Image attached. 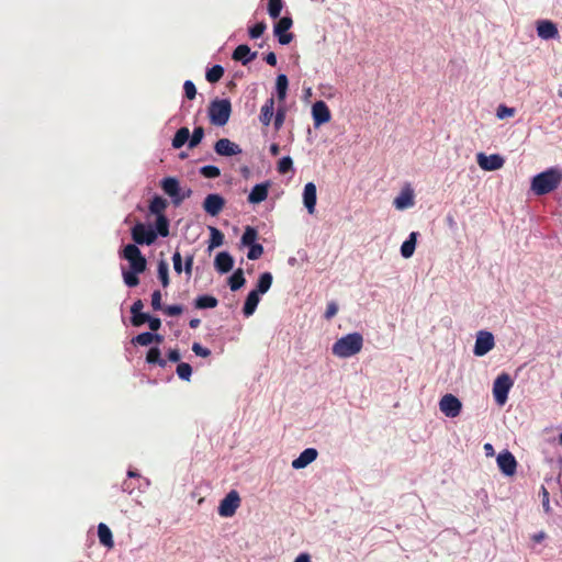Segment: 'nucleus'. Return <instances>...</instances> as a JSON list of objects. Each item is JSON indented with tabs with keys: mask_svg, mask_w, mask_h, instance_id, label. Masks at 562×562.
Segmentation results:
<instances>
[{
	"mask_svg": "<svg viewBox=\"0 0 562 562\" xmlns=\"http://www.w3.org/2000/svg\"><path fill=\"white\" fill-rule=\"evenodd\" d=\"M121 257L130 263V270H123L122 272L124 283L130 288L137 286L139 284L138 274L143 273L147 267L146 258L135 244L126 245L121 252Z\"/></svg>",
	"mask_w": 562,
	"mask_h": 562,
	"instance_id": "f257e3e1",
	"label": "nucleus"
},
{
	"mask_svg": "<svg viewBox=\"0 0 562 562\" xmlns=\"http://www.w3.org/2000/svg\"><path fill=\"white\" fill-rule=\"evenodd\" d=\"M363 346V337L359 333H351L339 338L331 348L333 355L339 358H349L359 353Z\"/></svg>",
	"mask_w": 562,
	"mask_h": 562,
	"instance_id": "f03ea898",
	"label": "nucleus"
},
{
	"mask_svg": "<svg viewBox=\"0 0 562 562\" xmlns=\"http://www.w3.org/2000/svg\"><path fill=\"white\" fill-rule=\"evenodd\" d=\"M562 180V173L557 169L543 171L531 181V190L537 195H544L557 189Z\"/></svg>",
	"mask_w": 562,
	"mask_h": 562,
	"instance_id": "7ed1b4c3",
	"label": "nucleus"
},
{
	"mask_svg": "<svg viewBox=\"0 0 562 562\" xmlns=\"http://www.w3.org/2000/svg\"><path fill=\"white\" fill-rule=\"evenodd\" d=\"M232 104L227 99H216L210 103L209 117L212 124L224 126L231 116Z\"/></svg>",
	"mask_w": 562,
	"mask_h": 562,
	"instance_id": "20e7f679",
	"label": "nucleus"
},
{
	"mask_svg": "<svg viewBox=\"0 0 562 562\" xmlns=\"http://www.w3.org/2000/svg\"><path fill=\"white\" fill-rule=\"evenodd\" d=\"M514 385V381L506 372L501 373L493 383V396L498 406H504L508 400V393Z\"/></svg>",
	"mask_w": 562,
	"mask_h": 562,
	"instance_id": "39448f33",
	"label": "nucleus"
},
{
	"mask_svg": "<svg viewBox=\"0 0 562 562\" xmlns=\"http://www.w3.org/2000/svg\"><path fill=\"white\" fill-rule=\"evenodd\" d=\"M132 239L137 245H151L157 238V233L143 223H137L132 228Z\"/></svg>",
	"mask_w": 562,
	"mask_h": 562,
	"instance_id": "423d86ee",
	"label": "nucleus"
},
{
	"mask_svg": "<svg viewBox=\"0 0 562 562\" xmlns=\"http://www.w3.org/2000/svg\"><path fill=\"white\" fill-rule=\"evenodd\" d=\"M439 409L445 416L454 418L460 415L462 403L457 396L449 393L440 398Z\"/></svg>",
	"mask_w": 562,
	"mask_h": 562,
	"instance_id": "0eeeda50",
	"label": "nucleus"
},
{
	"mask_svg": "<svg viewBox=\"0 0 562 562\" xmlns=\"http://www.w3.org/2000/svg\"><path fill=\"white\" fill-rule=\"evenodd\" d=\"M240 506V497L237 491H231L220 503L218 515L222 517H232Z\"/></svg>",
	"mask_w": 562,
	"mask_h": 562,
	"instance_id": "6e6552de",
	"label": "nucleus"
},
{
	"mask_svg": "<svg viewBox=\"0 0 562 562\" xmlns=\"http://www.w3.org/2000/svg\"><path fill=\"white\" fill-rule=\"evenodd\" d=\"M293 21L290 16L281 18L273 27V33L278 37L281 45H288L293 40V34L288 31L291 29Z\"/></svg>",
	"mask_w": 562,
	"mask_h": 562,
	"instance_id": "1a4fd4ad",
	"label": "nucleus"
},
{
	"mask_svg": "<svg viewBox=\"0 0 562 562\" xmlns=\"http://www.w3.org/2000/svg\"><path fill=\"white\" fill-rule=\"evenodd\" d=\"M495 346L494 336L490 331L481 330L477 333L473 352L482 357L491 351Z\"/></svg>",
	"mask_w": 562,
	"mask_h": 562,
	"instance_id": "9d476101",
	"label": "nucleus"
},
{
	"mask_svg": "<svg viewBox=\"0 0 562 562\" xmlns=\"http://www.w3.org/2000/svg\"><path fill=\"white\" fill-rule=\"evenodd\" d=\"M312 116L314 126L317 128L321 125L328 123L331 119L330 110L325 101H316L312 106Z\"/></svg>",
	"mask_w": 562,
	"mask_h": 562,
	"instance_id": "9b49d317",
	"label": "nucleus"
},
{
	"mask_svg": "<svg viewBox=\"0 0 562 562\" xmlns=\"http://www.w3.org/2000/svg\"><path fill=\"white\" fill-rule=\"evenodd\" d=\"M476 158L479 166L486 171L498 170L505 162L504 158L498 154L486 156L485 154L480 153Z\"/></svg>",
	"mask_w": 562,
	"mask_h": 562,
	"instance_id": "f8f14e48",
	"label": "nucleus"
},
{
	"mask_svg": "<svg viewBox=\"0 0 562 562\" xmlns=\"http://www.w3.org/2000/svg\"><path fill=\"white\" fill-rule=\"evenodd\" d=\"M496 461H497L498 468L505 475L512 476L516 473L517 461L512 452H509V451L501 452L497 456Z\"/></svg>",
	"mask_w": 562,
	"mask_h": 562,
	"instance_id": "ddd939ff",
	"label": "nucleus"
},
{
	"mask_svg": "<svg viewBox=\"0 0 562 562\" xmlns=\"http://www.w3.org/2000/svg\"><path fill=\"white\" fill-rule=\"evenodd\" d=\"M225 200L222 195L217 193L209 194L203 202L204 211L211 216L218 215L224 209Z\"/></svg>",
	"mask_w": 562,
	"mask_h": 562,
	"instance_id": "4468645a",
	"label": "nucleus"
},
{
	"mask_svg": "<svg viewBox=\"0 0 562 562\" xmlns=\"http://www.w3.org/2000/svg\"><path fill=\"white\" fill-rule=\"evenodd\" d=\"M160 186L164 192L173 199V203L176 205L180 204L183 201L184 196L179 195L180 184L176 178L167 177L162 179Z\"/></svg>",
	"mask_w": 562,
	"mask_h": 562,
	"instance_id": "2eb2a0df",
	"label": "nucleus"
},
{
	"mask_svg": "<svg viewBox=\"0 0 562 562\" xmlns=\"http://www.w3.org/2000/svg\"><path fill=\"white\" fill-rule=\"evenodd\" d=\"M214 150L217 155L225 157L235 156L241 153L240 147L228 138H220L214 145Z\"/></svg>",
	"mask_w": 562,
	"mask_h": 562,
	"instance_id": "dca6fc26",
	"label": "nucleus"
},
{
	"mask_svg": "<svg viewBox=\"0 0 562 562\" xmlns=\"http://www.w3.org/2000/svg\"><path fill=\"white\" fill-rule=\"evenodd\" d=\"M318 452L314 448H307L301 452V454L292 461L293 469H303L307 467L310 463L316 460Z\"/></svg>",
	"mask_w": 562,
	"mask_h": 562,
	"instance_id": "f3484780",
	"label": "nucleus"
},
{
	"mask_svg": "<svg viewBox=\"0 0 562 562\" xmlns=\"http://www.w3.org/2000/svg\"><path fill=\"white\" fill-rule=\"evenodd\" d=\"M257 57V52H251L250 47L246 44L238 45L233 52L232 58L247 65Z\"/></svg>",
	"mask_w": 562,
	"mask_h": 562,
	"instance_id": "a211bd4d",
	"label": "nucleus"
},
{
	"mask_svg": "<svg viewBox=\"0 0 562 562\" xmlns=\"http://www.w3.org/2000/svg\"><path fill=\"white\" fill-rule=\"evenodd\" d=\"M316 200V186L313 182L306 183L303 191V202L310 214L315 212Z\"/></svg>",
	"mask_w": 562,
	"mask_h": 562,
	"instance_id": "6ab92c4d",
	"label": "nucleus"
},
{
	"mask_svg": "<svg viewBox=\"0 0 562 562\" xmlns=\"http://www.w3.org/2000/svg\"><path fill=\"white\" fill-rule=\"evenodd\" d=\"M537 33L538 36L543 40H550L558 36V29L557 25L549 21V20H542L537 23Z\"/></svg>",
	"mask_w": 562,
	"mask_h": 562,
	"instance_id": "aec40b11",
	"label": "nucleus"
},
{
	"mask_svg": "<svg viewBox=\"0 0 562 562\" xmlns=\"http://www.w3.org/2000/svg\"><path fill=\"white\" fill-rule=\"evenodd\" d=\"M214 266L220 273H227L233 269L234 259L228 252L222 251L216 255Z\"/></svg>",
	"mask_w": 562,
	"mask_h": 562,
	"instance_id": "412c9836",
	"label": "nucleus"
},
{
	"mask_svg": "<svg viewBox=\"0 0 562 562\" xmlns=\"http://www.w3.org/2000/svg\"><path fill=\"white\" fill-rule=\"evenodd\" d=\"M268 192H269V183L268 182L256 184L251 189V191L248 195V202L251 204L261 203L262 201H265L268 198Z\"/></svg>",
	"mask_w": 562,
	"mask_h": 562,
	"instance_id": "4be33fe9",
	"label": "nucleus"
},
{
	"mask_svg": "<svg viewBox=\"0 0 562 562\" xmlns=\"http://www.w3.org/2000/svg\"><path fill=\"white\" fill-rule=\"evenodd\" d=\"M259 295H260V293L256 292L255 290H252L248 293L245 304H244V307H243V313L246 317H249L255 313V311L259 304V301H260Z\"/></svg>",
	"mask_w": 562,
	"mask_h": 562,
	"instance_id": "5701e85b",
	"label": "nucleus"
},
{
	"mask_svg": "<svg viewBox=\"0 0 562 562\" xmlns=\"http://www.w3.org/2000/svg\"><path fill=\"white\" fill-rule=\"evenodd\" d=\"M98 537L102 546L106 547L108 549H112L114 547L112 531L103 522H100L98 526Z\"/></svg>",
	"mask_w": 562,
	"mask_h": 562,
	"instance_id": "b1692460",
	"label": "nucleus"
},
{
	"mask_svg": "<svg viewBox=\"0 0 562 562\" xmlns=\"http://www.w3.org/2000/svg\"><path fill=\"white\" fill-rule=\"evenodd\" d=\"M274 100L268 99L261 106L259 120L265 126H269L273 117Z\"/></svg>",
	"mask_w": 562,
	"mask_h": 562,
	"instance_id": "393cba45",
	"label": "nucleus"
},
{
	"mask_svg": "<svg viewBox=\"0 0 562 562\" xmlns=\"http://www.w3.org/2000/svg\"><path fill=\"white\" fill-rule=\"evenodd\" d=\"M417 232H412L408 238L401 246V255L404 258H411L415 251L416 240H417Z\"/></svg>",
	"mask_w": 562,
	"mask_h": 562,
	"instance_id": "a878e982",
	"label": "nucleus"
},
{
	"mask_svg": "<svg viewBox=\"0 0 562 562\" xmlns=\"http://www.w3.org/2000/svg\"><path fill=\"white\" fill-rule=\"evenodd\" d=\"M168 206V202L166 199L155 195L149 203V212L155 214L156 216L165 215V211Z\"/></svg>",
	"mask_w": 562,
	"mask_h": 562,
	"instance_id": "bb28decb",
	"label": "nucleus"
},
{
	"mask_svg": "<svg viewBox=\"0 0 562 562\" xmlns=\"http://www.w3.org/2000/svg\"><path fill=\"white\" fill-rule=\"evenodd\" d=\"M272 280H273V278L270 272L261 273L258 279L257 286H256L255 291L260 294H265L266 292L269 291V289L272 284Z\"/></svg>",
	"mask_w": 562,
	"mask_h": 562,
	"instance_id": "cd10ccee",
	"label": "nucleus"
},
{
	"mask_svg": "<svg viewBox=\"0 0 562 562\" xmlns=\"http://www.w3.org/2000/svg\"><path fill=\"white\" fill-rule=\"evenodd\" d=\"M217 304H218L217 299L212 295H201V296H198L194 301V306L200 310L214 308L217 306Z\"/></svg>",
	"mask_w": 562,
	"mask_h": 562,
	"instance_id": "c85d7f7f",
	"label": "nucleus"
},
{
	"mask_svg": "<svg viewBox=\"0 0 562 562\" xmlns=\"http://www.w3.org/2000/svg\"><path fill=\"white\" fill-rule=\"evenodd\" d=\"M190 140V131L188 127H180L172 139L173 148H181L187 142Z\"/></svg>",
	"mask_w": 562,
	"mask_h": 562,
	"instance_id": "c756f323",
	"label": "nucleus"
},
{
	"mask_svg": "<svg viewBox=\"0 0 562 562\" xmlns=\"http://www.w3.org/2000/svg\"><path fill=\"white\" fill-rule=\"evenodd\" d=\"M146 361L150 364H158L160 368H165L167 366V361L161 358L158 347H153L148 350Z\"/></svg>",
	"mask_w": 562,
	"mask_h": 562,
	"instance_id": "7c9ffc66",
	"label": "nucleus"
},
{
	"mask_svg": "<svg viewBox=\"0 0 562 562\" xmlns=\"http://www.w3.org/2000/svg\"><path fill=\"white\" fill-rule=\"evenodd\" d=\"M289 80L288 77L283 74L278 75L276 81V90L279 101H284L286 97Z\"/></svg>",
	"mask_w": 562,
	"mask_h": 562,
	"instance_id": "2f4dec72",
	"label": "nucleus"
},
{
	"mask_svg": "<svg viewBox=\"0 0 562 562\" xmlns=\"http://www.w3.org/2000/svg\"><path fill=\"white\" fill-rule=\"evenodd\" d=\"M246 282L244 277L243 269H237L234 273L228 278V284L232 291L239 290Z\"/></svg>",
	"mask_w": 562,
	"mask_h": 562,
	"instance_id": "473e14b6",
	"label": "nucleus"
},
{
	"mask_svg": "<svg viewBox=\"0 0 562 562\" xmlns=\"http://www.w3.org/2000/svg\"><path fill=\"white\" fill-rule=\"evenodd\" d=\"M257 238H258L257 229L252 226H246L240 241L244 246H251V245L257 244L256 243Z\"/></svg>",
	"mask_w": 562,
	"mask_h": 562,
	"instance_id": "72a5a7b5",
	"label": "nucleus"
},
{
	"mask_svg": "<svg viewBox=\"0 0 562 562\" xmlns=\"http://www.w3.org/2000/svg\"><path fill=\"white\" fill-rule=\"evenodd\" d=\"M224 75V68L221 65H214L207 69L205 78L210 83L218 82Z\"/></svg>",
	"mask_w": 562,
	"mask_h": 562,
	"instance_id": "f704fd0d",
	"label": "nucleus"
},
{
	"mask_svg": "<svg viewBox=\"0 0 562 562\" xmlns=\"http://www.w3.org/2000/svg\"><path fill=\"white\" fill-rule=\"evenodd\" d=\"M211 233V239H210V249H213L215 247H220L224 241V234L217 229L216 227L210 226L209 227Z\"/></svg>",
	"mask_w": 562,
	"mask_h": 562,
	"instance_id": "c9c22d12",
	"label": "nucleus"
},
{
	"mask_svg": "<svg viewBox=\"0 0 562 562\" xmlns=\"http://www.w3.org/2000/svg\"><path fill=\"white\" fill-rule=\"evenodd\" d=\"M157 235L167 237L169 235V221L166 215L157 216L156 218V231Z\"/></svg>",
	"mask_w": 562,
	"mask_h": 562,
	"instance_id": "e433bc0d",
	"label": "nucleus"
},
{
	"mask_svg": "<svg viewBox=\"0 0 562 562\" xmlns=\"http://www.w3.org/2000/svg\"><path fill=\"white\" fill-rule=\"evenodd\" d=\"M414 204L413 196L411 193H402L394 200V205L398 210L406 209Z\"/></svg>",
	"mask_w": 562,
	"mask_h": 562,
	"instance_id": "4c0bfd02",
	"label": "nucleus"
},
{
	"mask_svg": "<svg viewBox=\"0 0 562 562\" xmlns=\"http://www.w3.org/2000/svg\"><path fill=\"white\" fill-rule=\"evenodd\" d=\"M176 372L181 380L190 381L192 375V367L187 362H180L177 366Z\"/></svg>",
	"mask_w": 562,
	"mask_h": 562,
	"instance_id": "58836bf2",
	"label": "nucleus"
},
{
	"mask_svg": "<svg viewBox=\"0 0 562 562\" xmlns=\"http://www.w3.org/2000/svg\"><path fill=\"white\" fill-rule=\"evenodd\" d=\"M203 136H204V128L202 126H196L193 130V133H192V135L190 137V140L188 143V147L190 149L196 147L201 143Z\"/></svg>",
	"mask_w": 562,
	"mask_h": 562,
	"instance_id": "ea45409f",
	"label": "nucleus"
},
{
	"mask_svg": "<svg viewBox=\"0 0 562 562\" xmlns=\"http://www.w3.org/2000/svg\"><path fill=\"white\" fill-rule=\"evenodd\" d=\"M283 3L282 0H269L268 1V13L272 19L280 16Z\"/></svg>",
	"mask_w": 562,
	"mask_h": 562,
	"instance_id": "a19ab883",
	"label": "nucleus"
},
{
	"mask_svg": "<svg viewBox=\"0 0 562 562\" xmlns=\"http://www.w3.org/2000/svg\"><path fill=\"white\" fill-rule=\"evenodd\" d=\"M158 279L164 288L169 285L168 265L165 261L158 263Z\"/></svg>",
	"mask_w": 562,
	"mask_h": 562,
	"instance_id": "79ce46f5",
	"label": "nucleus"
},
{
	"mask_svg": "<svg viewBox=\"0 0 562 562\" xmlns=\"http://www.w3.org/2000/svg\"><path fill=\"white\" fill-rule=\"evenodd\" d=\"M153 342V333L145 331L142 334H138L132 339L133 345H139V346H148Z\"/></svg>",
	"mask_w": 562,
	"mask_h": 562,
	"instance_id": "37998d69",
	"label": "nucleus"
},
{
	"mask_svg": "<svg viewBox=\"0 0 562 562\" xmlns=\"http://www.w3.org/2000/svg\"><path fill=\"white\" fill-rule=\"evenodd\" d=\"M515 113H516V110L514 108H509L505 104L498 105V108L496 110V116L499 120L513 117L515 115Z\"/></svg>",
	"mask_w": 562,
	"mask_h": 562,
	"instance_id": "c03bdc74",
	"label": "nucleus"
},
{
	"mask_svg": "<svg viewBox=\"0 0 562 562\" xmlns=\"http://www.w3.org/2000/svg\"><path fill=\"white\" fill-rule=\"evenodd\" d=\"M293 168V160L291 157L285 156L278 162V171L282 175L288 173Z\"/></svg>",
	"mask_w": 562,
	"mask_h": 562,
	"instance_id": "a18cd8bd",
	"label": "nucleus"
},
{
	"mask_svg": "<svg viewBox=\"0 0 562 562\" xmlns=\"http://www.w3.org/2000/svg\"><path fill=\"white\" fill-rule=\"evenodd\" d=\"M200 173L205 177V178H217L220 175H221V170L218 167L216 166H212V165H209V166H203L201 169H200Z\"/></svg>",
	"mask_w": 562,
	"mask_h": 562,
	"instance_id": "49530a36",
	"label": "nucleus"
},
{
	"mask_svg": "<svg viewBox=\"0 0 562 562\" xmlns=\"http://www.w3.org/2000/svg\"><path fill=\"white\" fill-rule=\"evenodd\" d=\"M262 254H263V246L260 244H255V245L249 246L247 258L249 260H257L262 256Z\"/></svg>",
	"mask_w": 562,
	"mask_h": 562,
	"instance_id": "de8ad7c7",
	"label": "nucleus"
},
{
	"mask_svg": "<svg viewBox=\"0 0 562 562\" xmlns=\"http://www.w3.org/2000/svg\"><path fill=\"white\" fill-rule=\"evenodd\" d=\"M267 25L265 22H258L249 29V36L251 38H259L266 31Z\"/></svg>",
	"mask_w": 562,
	"mask_h": 562,
	"instance_id": "09e8293b",
	"label": "nucleus"
},
{
	"mask_svg": "<svg viewBox=\"0 0 562 562\" xmlns=\"http://www.w3.org/2000/svg\"><path fill=\"white\" fill-rule=\"evenodd\" d=\"M184 94L189 100H193L196 95L195 85L191 80H187L183 85Z\"/></svg>",
	"mask_w": 562,
	"mask_h": 562,
	"instance_id": "8fccbe9b",
	"label": "nucleus"
},
{
	"mask_svg": "<svg viewBox=\"0 0 562 562\" xmlns=\"http://www.w3.org/2000/svg\"><path fill=\"white\" fill-rule=\"evenodd\" d=\"M540 496H541V503H542V507H543L544 512L549 513L551 509L550 508V494L543 485L540 488Z\"/></svg>",
	"mask_w": 562,
	"mask_h": 562,
	"instance_id": "3c124183",
	"label": "nucleus"
},
{
	"mask_svg": "<svg viewBox=\"0 0 562 562\" xmlns=\"http://www.w3.org/2000/svg\"><path fill=\"white\" fill-rule=\"evenodd\" d=\"M132 324L133 326H142L144 325L145 323H147V321H149V315L146 314V313H137V314H133L132 315Z\"/></svg>",
	"mask_w": 562,
	"mask_h": 562,
	"instance_id": "603ef678",
	"label": "nucleus"
},
{
	"mask_svg": "<svg viewBox=\"0 0 562 562\" xmlns=\"http://www.w3.org/2000/svg\"><path fill=\"white\" fill-rule=\"evenodd\" d=\"M192 351L199 356V357H202V358H206L211 355V350L203 347L202 345H200L199 342H194L192 345Z\"/></svg>",
	"mask_w": 562,
	"mask_h": 562,
	"instance_id": "864d4df0",
	"label": "nucleus"
},
{
	"mask_svg": "<svg viewBox=\"0 0 562 562\" xmlns=\"http://www.w3.org/2000/svg\"><path fill=\"white\" fill-rule=\"evenodd\" d=\"M151 306L155 311L162 310L161 293L159 290L154 291L151 294Z\"/></svg>",
	"mask_w": 562,
	"mask_h": 562,
	"instance_id": "5fc2aeb1",
	"label": "nucleus"
},
{
	"mask_svg": "<svg viewBox=\"0 0 562 562\" xmlns=\"http://www.w3.org/2000/svg\"><path fill=\"white\" fill-rule=\"evenodd\" d=\"M164 312L168 316H178L183 312V307L181 305H168L164 308Z\"/></svg>",
	"mask_w": 562,
	"mask_h": 562,
	"instance_id": "6e6d98bb",
	"label": "nucleus"
},
{
	"mask_svg": "<svg viewBox=\"0 0 562 562\" xmlns=\"http://www.w3.org/2000/svg\"><path fill=\"white\" fill-rule=\"evenodd\" d=\"M172 262H173V269L175 271L180 274L183 270L182 268V257L179 251H176L172 256Z\"/></svg>",
	"mask_w": 562,
	"mask_h": 562,
	"instance_id": "4d7b16f0",
	"label": "nucleus"
},
{
	"mask_svg": "<svg viewBox=\"0 0 562 562\" xmlns=\"http://www.w3.org/2000/svg\"><path fill=\"white\" fill-rule=\"evenodd\" d=\"M284 119H285V111L283 109H279L274 116V127L277 130H279L283 125Z\"/></svg>",
	"mask_w": 562,
	"mask_h": 562,
	"instance_id": "13d9d810",
	"label": "nucleus"
},
{
	"mask_svg": "<svg viewBox=\"0 0 562 562\" xmlns=\"http://www.w3.org/2000/svg\"><path fill=\"white\" fill-rule=\"evenodd\" d=\"M338 312V306L335 302H330L327 305L326 312H325V318L330 319L334 317Z\"/></svg>",
	"mask_w": 562,
	"mask_h": 562,
	"instance_id": "bf43d9fd",
	"label": "nucleus"
},
{
	"mask_svg": "<svg viewBox=\"0 0 562 562\" xmlns=\"http://www.w3.org/2000/svg\"><path fill=\"white\" fill-rule=\"evenodd\" d=\"M193 255H189L186 257V261H184V272L188 274V276H191L192 274V268H193Z\"/></svg>",
	"mask_w": 562,
	"mask_h": 562,
	"instance_id": "052dcab7",
	"label": "nucleus"
},
{
	"mask_svg": "<svg viewBox=\"0 0 562 562\" xmlns=\"http://www.w3.org/2000/svg\"><path fill=\"white\" fill-rule=\"evenodd\" d=\"M147 323H148L150 330H153V331H157L161 326V322L157 317L149 316V321H147Z\"/></svg>",
	"mask_w": 562,
	"mask_h": 562,
	"instance_id": "680f3d73",
	"label": "nucleus"
},
{
	"mask_svg": "<svg viewBox=\"0 0 562 562\" xmlns=\"http://www.w3.org/2000/svg\"><path fill=\"white\" fill-rule=\"evenodd\" d=\"M167 357H168V360L172 361V362H178L180 361V352L178 349H170L167 353Z\"/></svg>",
	"mask_w": 562,
	"mask_h": 562,
	"instance_id": "e2e57ef3",
	"label": "nucleus"
},
{
	"mask_svg": "<svg viewBox=\"0 0 562 562\" xmlns=\"http://www.w3.org/2000/svg\"><path fill=\"white\" fill-rule=\"evenodd\" d=\"M143 307H144L143 301H142V300H136V301L133 303L132 307H131V313H132V315H133V314L140 313V312H142V310H143Z\"/></svg>",
	"mask_w": 562,
	"mask_h": 562,
	"instance_id": "0e129e2a",
	"label": "nucleus"
},
{
	"mask_svg": "<svg viewBox=\"0 0 562 562\" xmlns=\"http://www.w3.org/2000/svg\"><path fill=\"white\" fill-rule=\"evenodd\" d=\"M265 60L270 66H276L277 65V56H276V54L273 52L268 53L265 56Z\"/></svg>",
	"mask_w": 562,
	"mask_h": 562,
	"instance_id": "69168bd1",
	"label": "nucleus"
},
{
	"mask_svg": "<svg viewBox=\"0 0 562 562\" xmlns=\"http://www.w3.org/2000/svg\"><path fill=\"white\" fill-rule=\"evenodd\" d=\"M547 538V533L544 531H539L531 536L533 542L539 543Z\"/></svg>",
	"mask_w": 562,
	"mask_h": 562,
	"instance_id": "338daca9",
	"label": "nucleus"
},
{
	"mask_svg": "<svg viewBox=\"0 0 562 562\" xmlns=\"http://www.w3.org/2000/svg\"><path fill=\"white\" fill-rule=\"evenodd\" d=\"M294 562H311V558L306 553L300 554Z\"/></svg>",
	"mask_w": 562,
	"mask_h": 562,
	"instance_id": "774afa93",
	"label": "nucleus"
}]
</instances>
